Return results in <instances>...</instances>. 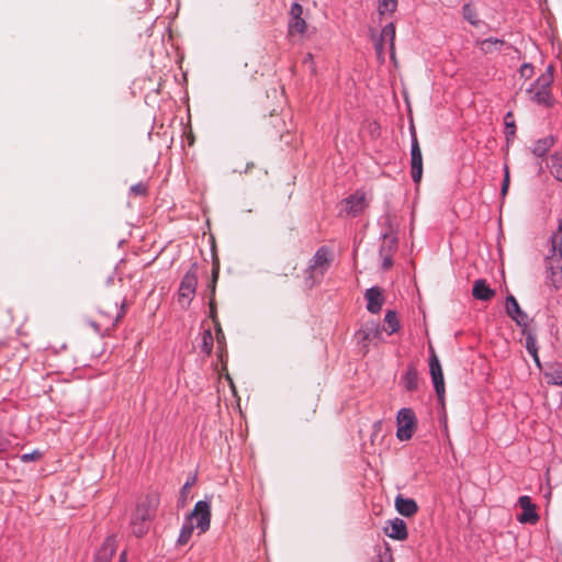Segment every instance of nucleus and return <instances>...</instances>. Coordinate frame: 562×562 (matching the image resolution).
<instances>
[{"label": "nucleus", "mask_w": 562, "mask_h": 562, "mask_svg": "<svg viewBox=\"0 0 562 562\" xmlns=\"http://www.w3.org/2000/svg\"><path fill=\"white\" fill-rule=\"evenodd\" d=\"M548 283L555 290L562 289V222L550 238V249L546 256Z\"/></svg>", "instance_id": "f257e3e1"}, {"label": "nucleus", "mask_w": 562, "mask_h": 562, "mask_svg": "<svg viewBox=\"0 0 562 562\" xmlns=\"http://www.w3.org/2000/svg\"><path fill=\"white\" fill-rule=\"evenodd\" d=\"M331 262L330 251L321 247L310 261L308 267L303 272V284L305 289H313L323 279Z\"/></svg>", "instance_id": "f03ea898"}, {"label": "nucleus", "mask_w": 562, "mask_h": 562, "mask_svg": "<svg viewBox=\"0 0 562 562\" xmlns=\"http://www.w3.org/2000/svg\"><path fill=\"white\" fill-rule=\"evenodd\" d=\"M553 82V66H549L538 79L526 89L528 99L539 105L551 106L553 103L551 86Z\"/></svg>", "instance_id": "7ed1b4c3"}, {"label": "nucleus", "mask_w": 562, "mask_h": 562, "mask_svg": "<svg viewBox=\"0 0 562 562\" xmlns=\"http://www.w3.org/2000/svg\"><path fill=\"white\" fill-rule=\"evenodd\" d=\"M100 319L91 323L92 327L98 330H109L110 327L116 325L123 316V301L121 294L117 293L114 302H101L99 305Z\"/></svg>", "instance_id": "20e7f679"}, {"label": "nucleus", "mask_w": 562, "mask_h": 562, "mask_svg": "<svg viewBox=\"0 0 562 562\" xmlns=\"http://www.w3.org/2000/svg\"><path fill=\"white\" fill-rule=\"evenodd\" d=\"M198 285V265L193 263L181 280L178 301L181 306L188 307Z\"/></svg>", "instance_id": "39448f33"}, {"label": "nucleus", "mask_w": 562, "mask_h": 562, "mask_svg": "<svg viewBox=\"0 0 562 562\" xmlns=\"http://www.w3.org/2000/svg\"><path fill=\"white\" fill-rule=\"evenodd\" d=\"M397 430L396 437L401 441L409 440L416 428L415 414L411 408H402L396 417Z\"/></svg>", "instance_id": "423d86ee"}, {"label": "nucleus", "mask_w": 562, "mask_h": 562, "mask_svg": "<svg viewBox=\"0 0 562 562\" xmlns=\"http://www.w3.org/2000/svg\"><path fill=\"white\" fill-rule=\"evenodd\" d=\"M187 518L194 524L200 533L209 530L211 525V505L206 501H199Z\"/></svg>", "instance_id": "0eeeda50"}, {"label": "nucleus", "mask_w": 562, "mask_h": 562, "mask_svg": "<svg viewBox=\"0 0 562 562\" xmlns=\"http://www.w3.org/2000/svg\"><path fill=\"white\" fill-rule=\"evenodd\" d=\"M430 351V360H429V369L430 375L432 380V384L436 391L438 398L442 402L445 396V379L441 364L439 362L438 356L436 355L434 348L429 346Z\"/></svg>", "instance_id": "6e6552de"}, {"label": "nucleus", "mask_w": 562, "mask_h": 562, "mask_svg": "<svg viewBox=\"0 0 562 562\" xmlns=\"http://www.w3.org/2000/svg\"><path fill=\"white\" fill-rule=\"evenodd\" d=\"M411 167L413 181L419 183L423 177V155L415 132L412 133Z\"/></svg>", "instance_id": "1a4fd4ad"}, {"label": "nucleus", "mask_w": 562, "mask_h": 562, "mask_svg": "<svg viewBox=\"0 0 562 562\" xmlns=\"http://www.w3.org/2000/svg\"><path fill=\"white\" fill-rule=\"evenodd\" d=\"M220 276V259L216 256V254H213V262H212V279L209 284L210 289V315L214 322V324H217L218 321L216 318V306H215V291H216V284Z\"/></svg>", "instance_id": "9d476101"}, {"label": "nucleus", "mask_w": 562, "mask_h": 562, "mask_svg": "<svg viewBox=\"0 0 562 562\" xmlns=\"http://www.w3.org/2000/svg\"><path fill=\"white\" fill-rule=\"evenodd\" d=\"M518 504L522 509V513L517 517L518 521L521 524H537L539 515L536 512V505L532 504L531 498L527 495L520 496Z\"/></svg>", "instance_id": "9b49d317"}, {"label": "nucleus", "mask_w": 562, "mask_h": 562, "mask_svg": "<svg viewBox=\"0 0 562 562\" xmlns=\"http://www.w3.org/2000/svg\"><path fill=\"white\" fill-rule=\"evenodd\" d=\"M117 550V541L114 536H109L104 539L101 547L94 554L92 562H111Z\"/></svg>", "instance_id": "f8f14e48"}, {"label": "nucleus", "mask_w": 562, "mask_h": 562, "mask_svg": "<svg viewBox=\"0 0 562 562\" xmlns=\"http://www.w3.org/2000/svg\"><path fill=\"white\" fill-rule=\"evenodd\" d=\"M506 312L516 322L518 326L522 327L524 329H527L529 317L520 308L517 300L513 295H509L506 299Z\"/></svg>", "instance_id": "ddd939ff"}, {"label": "nucleus", "mask_w": 562, "mask_h": 562, "mask_svg": "<svg viewBox=\"0 0 562 562\" xmlns=\"http://www.w3.org/2000/svg\"><path fill=\"white\" fill-rule=\"evenodd\" d=\"M384 42L389 43L391 56L394 58L395 25L393 23H389L382 29L381 36L375 43V52L380 58L383 56Z\"/></svg>", "instance_id": "4468645a"}, {"label": "nucleus", "mask_w": 562, "mask_h": 562, "mask_svg": "<svg viewBox=\"0 0 562 562\" xmlns=\"http://www.w3.org/2000/svg\"><path fill=\"white\" fill-rule=\"evenodd\" d=\"M285 126L284 120L276 113V110L271 111L269 116H263L261 127L267 135L280 134Z\"/></svg>", "instance_id": "2eb2a0df"}, {"label": "nucleus", "mask_w": 562, "mask_h": 562, "mask_svg": "<svg viewBox=\"0 0 562 562\" xmlns=\"http://www.w3.org/2000/svg\"><path fill=\"white\" fill-rule=\"evenodd\" d=\"M367 308L372 314H378L384 304L382 290L378 286L370 288L366 291Z\"/></svg>", "instance_id": "dca6fc26"}, {"label": "nucleus", "mask_w": 562, "mask_h": 562, "mask_svg": "<svg viewBox=\"0 0 562 562\" xmlns=\"http://www.w3.org/2000/svg\"><path fill=\"white\" fill-rule=\"evenodd\" d=\"M367 207L366 196L363 193H355L350 198L345 200V207L341 212L347 215L356 216Z\"/></svg>", "instance_id": "f3484780"}, {"label": "nucleus", "mask_w": 562, "mask_h": 562, "mask_svg": "<svg viewBox=\"0 0 562 562\" xmlns=\"http://www.w3.org/2000/svg\"><path fill=\"white\" fill-rule=\"evenodd\" d=\"M384 531L387 537L395 540H405L407 538V528L404 520L400 518H395L390 521L389 525L384 528Z\"/></svg>", "instance_id": "a211bd4d"}, {"label": "nucleus", "mask_w": 562, "mask_h": 562, "mask_svg": "<svg viewBox=\"0 0 562 562\" xmlns=\"http://www.w3.org/2000/svg\"><path fill=\"white\" fill-rule=\"evenodd\" d=\"M396 249V241L393 237L384 236L383 244L380 250L382 257V267L387 270L392 267V255Z\"/></svg>", "instance_id": "6ab92c4d"}, {"label": "nucleus", "mask_w": 562, "mask_h": 562, "mask_svg": "<svg viewBox=\"0 0 562 562\" xmlns=\"http://www.w3.org/2000/svg\"><path fill=\"white\" fill-rule=\"evenodd\" d=\"M395 507H396V510L405 517H412L418 510V506L414 499L405 498L402 495L396 496Z\"/></svg>", "instance_id": "aec40b11"}, {"label": "nucleus", "mask_w": 562, "mask_h": 562, "mask_svg": "<svg viewBox=\"0 0 562 562\" xmlns=\"http://www.w3.org/2000/svg\"><path fill=\"white\" fill-rule=\"evenodd\" d=\"M472 295L476 300L490 301L495 296V291L487 285L485 280L479 279L474 281Z\"/></svg>", "instance_id": "412c9836"}, {"label": "nucleus", "mask_w": 562, "mask_h": 562, "mask_svg": "<svg viewBox=\"0 0 562 562\" xmlns=\"http://www.w3.org/2000/svg\"><path fill=\"white\" fill-rule=\"evenodd\" d=\"M382 329L375 322H368L358 333L357 337L366 342L368 340L380 338Z\"/></svg>", "instance_id": "4be33fe9"}, {"label": "nucleus", "mask_w": 562, "mask_h": 562, "mask_svg": "<svg viewBox=\"0 0 562 562\" xmlns=\"http://www.w3.org/2000/svg\"><path fill=\"white\" fill-rule=\"evenodd\" d=\"M476 45L483 54H493L501 50V48L505 45V42L499 38L490 37L477 42Z\"/></svg>", "instance_id": "5701e85b"}, {"label": "nucleus", "mask_w": 562, "mask_h": 562, "mask_svg": "<svg viewBox=\"0 0 562 562\" xmlns=\"http://www.w3.org/2000/svg\"><path fill=\"white\" fill-rule=\"evenodd\" d=\"M195 483H196L195 474L188 476L186 483L183 484L182 488L180 490L178 506L183 508L188 504V501L191 497L190 496L191 488L194 486Z\"/></svg>", "instance_id": "b1692460"}, {"label": "nucleus", "mask_w": 562, "mask_h": 562, "mask_svg": "<svg viewBox=\"0 0 562 562\" xmlns=\"http://www.w3.org/2000/svg\"><path fill=\"white\" fill-rule=\"evenodd\" d=\"M548 168L557 180L562 181V155H551L548 160Z\"/></svg>", "instance_id": "393cba45"}, {"label": "nucleus", "mask_w": 562, "mask_h": 562, "mask_svg": "<svg viewBox=\"0 0 562 562\" xmlns=\"http://www.w3.org/2000/svg\"><path fill=\"white\" fill-rule=\"evenodd\" d=\"M404 386L407 391L413 392L418 387V372L414 367H409L403 378Z\"/></svg>", "instance_id": "a878e982"}, {"label": "nucleus", "mask_w": 562, "mask_h": 562, "mask_svg": "<svg viewBox=\"0 0 562 562\" xmlns=\"http://www.w3.org/2000/svg\"><path fill=\"white\" fill-rule=\"evenodd\" d=\"M524 334L526 335V348L528 352L532 356L537 366L540 367L536 337L531 331H528L527 329H524Z\"/></svg>", "instance_id": "bb28decb"}, {"label": "nucleus", "mask_w": 562, "mask_h": 562, "mask_svg": "<svg viewBox=\"0 0 562 562\" xmlns=\"http://www.w3.org/2000/svg\"><path fill=\"white\" fill-rule=\"evenodd\" d=\"M196 527L194 526V524L187 518L186 522L183 524V526L181 528L180 535L178 537V544L179 546L187 544L189 542V540L191 539L193 530Z\"/></svg>", "instance_id": "cd10ccee"}, {"label": "nucleus", "mask_w": 562, "mask_h": 562, "mask_svg": "<svg viewBox=\"0 0 562 562\" xmlns=\"http://www.w3.org/2000/svg\"><path fill=\"white\" fill-rule=\"evenodd\" d=\"M554 140L552 137H544L535 143L532 153L538 157H542L552 147Z\"/></svg>", "instance_id": "c85d7f7f"}, {"label": "nucleus", "mask_w": 562, "mask_h": 562, "mask_svg": "<svg viewBox=\"0 0 562 562\" xmlns=\"http://www.w3.org/2000/svg\"><path fill=\"white\" fill-rule=\"evenodd\" d=\"M385 327L384 330L389 333V335L396 333L400 328V322L397 315L394 311H387L384 317Z\"/></svg>", "instance_id": "c756f323"}, {"label": "nucleus", "mask_w": 562, "mask_h": 562, "mask_svg": "<svg viewBox=\"0 0 562 562\" xmlns=\"http://www.w3.org/2000/svg\"><path fill=\"white\" fill-rule=\"evenodd\" d=\"M307 30V24L302 18L291 19L289 22V34L290 35H303Z\"/></svg>", "instance_id": "7c9ffc66"}, {"label": "nucleus", "mask_w": 562, "mask_h": 562, "mask_svg": "<svg viewBox=\"0 0 562 562\" xmlns=\"http://www.w3.org/2000/svg\"><path fill=\"white\" fill-rule=\"evenodd\" d=\"M462 14H463V18L469 22L471 23L472 25L474 26H477L480 24V20L477 18V13H476V10L473 5H471L470 3H467L463 5L462 8Z\"/></svg>", "instance_id": "2f4dec72"}, {"label": "nucleus", "mask_w": 562, "mask_h": 562, "mask_svg": "<svg viewBox=\"0 0 562 562\" xmlns=\"http://www.w3.org/2000/svg\"><path fill=\"white\" fill-rule=\"evenodd\" d=\"M397 0H379L380 14L392 13L395 11Z\"/></svg>", "instance_id": "473e14b6"}, {"label": "nucleus", "mask_w": 562, "mask_h": 562, "mask_svg": "<svg viewBox=\"0 0 562 562\" xmlns=\"http://www.w3.org/2000/svg\"><path fill=\"white\" fill-rule=\"evenodd\" d=\"M509 119H513V114L509 112L505 116V128H506V138L509 140L510 137L515 136L516 133V125L514 121H509Z\"/></svg>", "instance_id": "72a5a7b5"}, {"label": "nucleus", "mask_w": 562, "mask_h": 562, "mask_svg": "<svg viewBox=\"0 0 562 562\" xmlns=\"http://www.w3.org/2000/svg\"><path fill=\"white\" fill-rule=\"evenodd\" d=\"M247 63H245L243 66H239L236 68L235 70V77L236 79H238L239 81H247V80H252L255 77H254V72L251 74H247L245 71V69L247 68Z\"/></svg>", "instance_id": "f704fd0d"}, {"label": "nucleus", "mask_w": 562, "mask_h": 562, "mask_svg": "<svg viewBox=\"0 0 562 562\" xmlns=\"http://www.w3.org/2000/svg\"><path fill=\"white\" fill-rule=\"evenodd\" d=\"M202 340H203V346H202L203 351H205L207 355H210L212 351V348H213V336H212L211 330H205L203 333Z\"/></svg>", "instance_id": "c9c22d12"}, {"label": "nucleus", "mask_w": 562, "mask_h": 562, "mask_svg": "<svg viewBox=\"0 0 562 562\" xmlns=\"http://www.w3.org/2000/svg\"><path fill=\"white\" fill-rule=\"evenodd\" d=\"M147 499H148V507L149 508L146 512V514H143V520L146 519V518H149L151 516L150 512H154L157 508L158 504H159V498L156 495L148 496Z\"/></svg>", "instance_id": "e433bc0d"}, {"label": "nucleus", "mask_w": 562, "mask_h": 562, "mask_svg": "<svg viewBox=\"0 0 562 562\" xmlns=\"http://www.w3.org/2000/svg\"><path fill=\"white\" fill-rule=\"evenodd\" d=\"M41 456H42V453L38 450H34L31 453L22 454L20 458H21V461H23V462H32V461L38 460L41 458Z\"/></svg>", "instance_id": "4c0bfd02"}, {"label": "nucleus", "mask_w": 562, "mask_h": 562, "mask_svg": "<svg viewBox=\"0 0 562 562\" xmlns=\"http://www.w3.org/2000/svg\"><path fill=\"white\" fill-rule=\"evenodd\" d=\"M519 72L521 77L529 79L533 75V66L530 64H524L521 65Z\"/></svg>", "instance_id": "58836bf2"}, {"label": "nucleus", "mask_w": 562, "mask_h": 562, "mask_svg": "<svg viewBox=\"0 0 562 562\" xmlns=\"http://www.w3.org/2000/svg\"><path fill=\"white\" fill-rule=\"evenodd\" d=\"M504 171H505V175H504V180H503V184H502V195H506L508 188H509V182H510L508 166H505Z\"/></svg>", "instance_id": "ea45409f"}, {"label": "nucleus", "mask_w": 562, "mask_h": 562, "mask_svg": "<svg viewBox=\"0 0 562 562\" xmlns=\"http://www.w3.org/2000/svg\"><path fill=\"white\" fill-rule=\"evenodd\" d=\"M302 13H303L302 5L299 3H293L291 7V11H290L291 19L302 18Z\"/></svg>", "instance_id": "a19ab883"}, {"label": "nucleus", "mask_w": 562, "mask_h": 562, "mask_svg": "<svg viewBox=\"0 0 562 562\" xmlns=\"http://www.w3.org/2000/svg\"><path fill=\"white\" fill-rule=\"evenodd\" d=\"M215 327H216V340H217V344L218 345H224L225 344V336H224V333H223V329H222L220 323L215 324Z\"/></svg>", "instance_id": "79ce46f5"}, {"label": "nucleus", "mask_w": 562, "mask_h": 562, "mask_svg": "<svg viewBox=\"0 0 562 562\" xmlns=\"http://www.w3.org/2000/svg\"><path fill=\"white\" fill-rule=\"evenodd\" d=\"M256 169V165L254 162H247L244 169H237L240 173L250 175L252 170Z\"/></svg>", "instance_id": "37998d69"}, {"label": "nucleus", "mask_w": 562, "mask_h": 562, "mask_svg": "<svg viewBox=\"0 0 562 562\" xmlns=\"http://www.w3.org/2000/svg\"><path fill=\"white\" fill-rule=\"evenodd\" d=\"M304 64H310V66L312 67L313 66V56L312 54H308L305 59H304Z\"/></svg>", "instance_id": "c03bdc74"}, {"label": "nucleus", "mask_w": 562, "mask_h": 562, "mask_svg": "<svg viewBox=\"0 0 562 562\" xmlns=\"http://www.w3.org/2000/svg\"><path fill=\"white\" fill-rule=\"evenodd\" d=\"M132 192H134L135 194H139L140 193V186L139 184H135L131 188Z\"/></svg>", "instance_id": "a18cd8bd"}, {"label": "nucleus", "mask_w": 562, "mask_h": 562, "mask_svg": "<svg viewBox=\"0 0 562 562\" xmlns=\"http://www.w3.org/2000/svg\"><path fill=\"white\" fill-rule=\"evenodd\" d=\"M294 270H295V266L290 263L288 266V272H284L283 274L288 276L289 273H292Z\"/></svg>", "instance_id": "49530a36"}, {"label": "nucleus", "mask_w": 562, "mask_h": 562, "mask_svg": "<svg viewBox=\"0 0 562 562\" xmlns=\"http://www.w3.org/2000/svg\"><path fill=\"white\" fill-rule=\"evenodd\" d=\"M126 561V553L122 552L119 558V562H125Z\"/></svg>", "instance_id": "de8ad7c7"}, {"label": "nucleus", "mask_w": 562, "mask_h": 562, "mask_svg": "<svg viewBox=\"0 0 562 562\" xmlns=\"http://www.w3.org/2000/svg\"><path fill=\"white\" fill-rule=\"evenodd\" d=\"M106 284H113L114 285V278L113 277H109L108 280H106Z\"/></svg>", "instance_id": "09e8293b"}, {"label": "nucleus", "mask_w": 562, "mask_h": 562, "mask_svg": "<svg viewBox=\"0 0 562 562\" xmlns=\"http://www.w3.org/2000/svg\"><path fill=\"white\" fill-rule=\"evenodd\" d=\"M258 173H259V176H266L267 171L263 170L262 168H258Z\"/></svg>", "instance_id": "8fccbe9b"}, {"label": "nucleus", "mask_w": 562, "mask_h": 562, "mask_svg": "<svg viewBox=\"0 0 562 562\" xmlns=\"http://www.w3.org/2000/svg\"><path fill=\"white\" fill-rule=\"evenodd\" d=\"M558 384L562 385V381H561V382H558Z\"/></svg>", "instance_id": "3c124183"}]
</instances>
